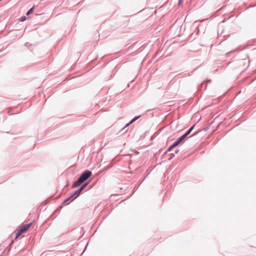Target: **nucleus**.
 <instances>
[{
	"label": "nucleus",
	"instance_id": "11",
	"mask_svg": "<svg viewBox=\"0 0 256 256\" xmlns=\"http://www.w3.org/2000/svg\"><path fill=\"white\" fill-rule=\"evenodd\" d=\"M181 2H182V0H180V2H179L180 3Z\"/></svg>",
	"mask_w": 256,
	"mask_h": 256
},
{
	"label": "nucleus",
	"instance_id": "6",
	"mask_svg": "<svg viewBox=\"0 0 256 256\" xmlns=\"http://www.w3.org/2000/svg\"><path fill=\"white\" fill-rule=\"evenodd\" d=\"M34 12V8H30L26 13V15L28 16L31 14H32Z\"/></svg>",
	"mask_w": 256,
	"mask_h": 256
},
{
	"label": "nucleus",
	"instance_id": "9",
	"mask_svg": "<svg viewBox=\"0 0 256 256\" xmlns=\"http://www.w3.org/2000/svg\"><path fill=\"white\" fill-rule=\"evenodd\" d=\"M174 148V146H173V145L172 144V145L171 146H170L169 147V148H168V151H169V152L171 151V150H172L173 148Z\"/></svg>",
	"mask_w": 256,
	"mask_h": 256
},
{
	"label": "nucleus",
	"instance_id": "3",
	"mask_svg": "<svg viewBox=\"0 0 256 256\" xmlns=\"http://www.w3.org/2000/svg\"><path fill=\"white\" fill-rule=\"evenodd\" d=\"M194 128V126H192V127H191L190 128V129H189V130H188L187 131V132L185 134H184L183 136H182L177 141L174 142L172 144L173 146L176 147L177 146H178L186 138V136L190 134L191 131L193 130Z\"/></svg>",
	"mask_w": 256,
	"mask_h": 256
},
{
	"label": "nucleus",
	"instance_id": "5",
	"mask_svg": "<svg viewBox=\"0 0 256 256\" xmlns=\"http://www.w3.org/2000/svg\"><path fill=\"white\" fill-rule=\"evenodd\" d=\"M86 184H84L81 186V188L78 190V194H80V192L84 190V188L86 186Z\"/></svg>",
	"mask_w": 256,
	"mask_h": 256
},
{
	"label": "nucleus",
	"instance_id": "4",
	"mask_svg": "<svg viewBox=\"0 0 256 256\" xmlns=\"http://www.w3.org/2000/svg\"><path fill=\"white\" fill-rule=\"evenodd\" d=\"M140 116L135 117L134 118H133L128 124L126 125V127L128 126L130 124L134 122V121H136L138 118Z\"/></svg>",
	"mask_w": 256,
	"mask_h": 256
},
{
	"label": "nucleus",
	"instance_id": "1",
	"mask_svg": "<svg viewBox=\"0 0 256 256\" xmlns=\"http://www.w3.org/2000/svg\"><path fill=\"white\" fill-rule=\"evenodd\" d=\"M91 172L88 170L86 171L80 176L78 180L74 183V186H80L82 182L91 176Z\"/></svg>",
	"mask_w": 256,
	"mask_h": 256
},
{
	"label": "nucleus",
	"instance_id": "7",
	"mask_svg": "<svg viewBox=\"0 0 256 256\" xmlns=\"http://www.w3.org/2000/svg\"><path fill=\"white\" fill-rule=\"evenodd\" d=\"M71 198H69L67 199H66L64 202V204H68V202L70 201Z\"/></svg>",
	"mask_w": 256,
	"mask_h": 256
},
{
	"label": "nucleus",
	"instance_id": "8",
	"mask_svg": "<svg viewBox=\"0 0 256 256\" xmlns=\"http://www.w3.org/2000/svg\"><path fill=\"white\" fill-rule=\"evenodd\" d=\"M26 20V17L25 16H23L20 18V21L23 22Z\"/></svg>",
	"mask_w": 256,
	"mask_h": 256
},
{
	"label": "nucleus",
	"instance_id": "2",
	"mask_svg": "<svg viewBox=\"0 0 256 256\" xmlns=\"http://www.w3.org/2000/svg\"><path fill=\"white\" fill-rule=\"evenodd\" d=\"M31 226L32 223L27 224H23L20 226L19 228L15 231L16 234L15 240H16L22 233L26 232Z\"/></svg>",
	"mask_w": 256,
	"mask_h": 256
},
{
	"label": "nucleus",
	"instance_id": "10",
	"mask_svg": "<svg viewBox=\"0 0 256 256\" xmlns=\"http://www.w3.org/2000/svg\"><path fill=\"white\" fill-rule=\"evenodd\" d=\"M79 194H78V190H76L75 193L74 194V196H75V197L73 198L74 199L75 198H76Z\"/></svg>",
	"mask_w": 256,
	"mask_h": 256
}]
</instances>
